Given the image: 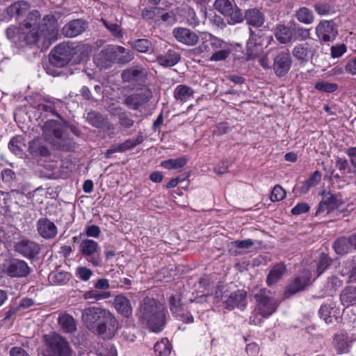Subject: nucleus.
I'll return each mask as SVG.
<instances>
[{
	"label": "nucleus",
	"mask_w": 356,
	"mask_h": 356,
	"mask_svg": "<svg viewBox=\"0 0 356 356\" xmlns=\"http://www.w3.org/2000/svg\"><path fill=\"white\" fill-rule=\"evenodd\" d=\"M138 319L154 332H161L167 322V312L163 305L156 300L146 297L141 303Z\"/></svg>",
	"instance_id": "1"
},
{
	"label": "nucleus",
	"mask_w": 356,
	"mask_h": 356,
	"mask_svg": "<svg viewBox=\"0 0 356 356\" xmlns=\"http://www.w3.org/2000/svg\"><path fill=\"white\" fill-rule=\"evenodd\" d=\"M42 129L44 138L55 148L71 151L74 147L72 139L64 133L63 125L58 121L54 120L47 121Z\"/></svg>",
	"instance_id": "2"
},
{
	"label": "nucleus",
	"mask_w": 356,
	"mask_h": 356,
	"mask_svg": "<svg viewBox=\"0 0 356 356\" xmlns=\"http://www.w3.org/2000/svg\"><path fill=\"white\" fill-rule=\"evenodd\" d=\"M249 39L246 43L247 59L254 60L259 56L263 50V47L268 44L273 39L271 35H267L261 30L255 31L249 29Z\"/></svg>",
	"instance_id": "3"
},
{
	"label": "nucleus",
	"mask_w": 356,
	"mask_h": 356,
	"mask_svg": "<svg viewBox=\"0 0 356 356\" xmlns=\"http://www.w3.org/2000/svg\"><path fill=\"white\" fill-rule=\"evenodd\" d=\"M256 300V310L264 318L272 315L278 307L277 300L272 296L270 291L261 289L254 294Z\"/></svg>",
	"instance_id": "4"
},
{
	"label": "nucleus",
	"mask_w": 356,
	"mask_h": 356,
	"mask_svg": "<svg viewBox=\"0 0 356 356\" xmlns=\"http://www.w3.org/2000/svg\"><path fill=\"white\" fill-rule=\"evenodd\" d=\"M119 328L118 321L114 314L108 310L92 333L103 339L109 340L115 336Z\"/></svg>",
	"instance_id": "5"
},
{
	"label": "nucleus",
	"mask_w": 356,
	"mask_h": 356,
	"mask_svg": "<svg viewBox=\"0 0 356 356\" xmlns=\"http://www.w3.org/2000/svg\"><path fill=\"white\" fill-rule=\"evenodd\" d=\"M3 268L4 273L11 278H26L32 272L26 261L15 257L7 259L3 264Z\"/></svg>",
	"instance_id": "6"
},
{
	"label": "nucleus",
	"mask_w": 356,
	"mask_h": 356,
	"mask_svg": "<svg viewBox=\"0 0 356 356\" xmlns=\"http://www.w3.org/2000/svg\"><path fill=\"white\" fill-rule=\"evenodd\" d=\"M76 54L75 49L67 43H60L52 50L49 61L50 63L57 67H63L67 65Z\"/></svg>",
	"instance_id": "7"
},
{
	"label": "nucleus",
	"mask_w": 356,
	"mask_h": 356,
	"mask_svg": "<svg viewBox=\"0 0 356 356\" xmlns=\"http://www.w3.org/2000/svg\"><path fill=\"white\" fill-rule=\"evenodd\" d=\"M213 6L220 13L229 18V24H235L242 22V10L234 1L216 0Z\"/></svg>",
	"instance_id": "8"
},
{
	"label": "nucleus",
	"mask_w": 356,
	"mask_h": 356,
	"mask_svg": "<svg viewBox=\"0 0 356 356\" xmlns=\"http://www.w3.org/2000/svg\"><path fill=\"white\" fill-rule=\"evenodd\" d=\"M38 30L42 36L43 43H51L58 38V21L53 14L45 15L40 23Z\"/></svg>",
	"instance_id": "9"
},
{
	"label": "nucleus",
	"mask_w": 356,
	"mask_h": 356,
	"mask_svg": "<svg viewBox=\"0 0 356 356\" xmlns=\"http://www.w3.org/2000/svg\"><path fill=\"white\" fill-rule=\"evenodd\" d=\"M50 349L51 356H71L72 350L69 343L62 336L53 333L45 337Z\"/></svg>",
	"instance_id": "10"
},
{
	"label": "nucleus",
	"mask_w": 356,
	"mask_h": 356,
	"mask_svg": "<svg viewBox=\"0 0 356 356\" xmlns=\"http://www.w3.org/2000/svg\"><path fill=\"white\" fill-rule=\"evenodd\" d=\"M108 311V309L94 306L85 308L81 313L83 325L92 332Z\"/></svg>",
	"instance_id": "11"
},
{
	"label": "nucleus",
	"mask_w": 356,
	"mask_h": 356,
	"mask_svg": "<svg viewBox=\"0 0 356 356\" xmlns=\"http://www.w3.org/2000/svg\"><path fill=\"white\" fill-rule=\"evenodd\" d=\"M14 250L22 257L33 260L40 254L41 245L34 241L24 238L15 243Z\"/></svg>",
	"instance_id": "12"
},
{
	"label": "nucleus",
	"mask_w": 356,
	"mask_h": 356,
	"mask_svg": "<svg viewBox=\"0 0 356 356\" xmlns=\"http://www.w3.org/2000/svg\"><path fill=\"white\" fill-rule=\"evenodd\" d=\"M80 252L86 260L94 266H99L102 264L99 251V245L97 242L91 239H84L80 244Z\"/></svg>",
	"instance_id": "13"
},
{
	"label": "nucleus",
	"mask_w": 356,
	"mask_h": 356,
	"mask_svg": "<svg viewBox=\"0 0 356 356\" xmlns=\"http://www.w3.org/2000/svg\"><path fill=\"white\" fill-rule=\"evenodd\" d=\"M201 44L194 49L197 53L215 51L225 46L226 42L208 32L200 33Z\"/></svg>",
	"instance_id": "14"
},
{
	"label": "nucleus",
	"mask_w": 356,
	"mask_h": 356,
	"mask_svg": "<svg viewBox=\"0 0 356 356\" xmlns=\"http://www.w3.org/2000/svg\"><path fill=\"white\" fill-rule=\"evenodd\" d=\"M292 65V58L288 51H280L273 58V64L272 69L276 76H285L291 70Z\"/></svg>",
	"instance_id": "15"
},
{
	"label": "nucleus",
	"mask_w": 356,
	"mask_h": 356,
	"mask_svg": "<svg viewBox=\"0 0 356 356\" xmlns=\"http://www.w3.org/2000/svg\"><path fill=\"white\" fill-rule=\"evenodd\" d=\"M318 38L323 42H332L338 35V29L334 20H323L316 27Z\"/></svg>",
	"instance_id": "16"
},
{
	"label": "nucleus",
	"mask_w": 356,
	"mask_h": 356,
	"mask_svg": "<svg viewBox=\"0 0 356 356\" xmlns=\"http://www.w3.org/2000/svg\"><path fill=\"white\" fill-rule=\"evenodd\" d=\"M152 97V90L145 86L137 92L128 95L124 100V104L131 109L137 110Z\"/></svg>",
	"instance_id": "17"
},
{
	"label": "nucleus",
	"mask_w": 356,
	"mask_h": 356,
	"mask_svg": "<svg viewBox=\"0 0 356 356\" xmlns=\"http://www.w3.org/2000/svg\"><path fill=\"white\" fill-rule=\"evenodd\" d=\"M317 51V45L308 42L296 44L293 50V56L300 63H307L312 59Z\"/></svg>",
	"instance_id": "18"
},
{
	"label": "nucleus",
	"mask_w": 356,
	"mask_h": 356,
	"mask_svg": "<svg viewBox=\"0 0 356 356\" xmlns=\"http://www.w3.org/2000/svg\"><path fill=\"white\" fill-rule=\"evenodd\" d=\"M242 22L245 20L249 29H260L266 22L265 14L259 8H249L242 13Z\"/></svg>",
	"instance_id": "19"
},
{
	"label": "nucleus",
	"mask_w": 356,
	"mask_h": 356,
	"mask_svg": "<svg viewBox=\"0 0 356 356\" xmlns=\"http://www.w3.org/2000/svg\"><path fill=\"white\" fill-rule=\"evenodd\" d=\"M29 152L34 159L38 161L42 160L47 161L51 157L49 147L40 138H35L29 143Z\"/></svg>",
	"instance_id": "20"
},
{
	"label": "nucleus",
	"mask_w": 356,
	"mask_h": 356,
	"mask_svg": "<svg viewBox=\"0 0 356 356\" xmlns=\"http://www.w3.org/2000/svg\"><path fill=\"white\" fill-rule=\"evenodd\" d=\"M172 35L180 43L187 46H194L200 40L199 36L193 31L184 27H177L172 30Z\"/></svg>",
	"instance_id": "21"
},
{
	"label": "nucleus",
	"mask_w": 356,
	"mask_h": 356,
	"mask_svg": "<svg viewBox=\"0 0 356 356\" xmlns=\"http://www.w3.org/2000/svg\"><path fill=\"white\" fill-rule=\"evenodd\" d=\"M36 230L38 234L44 239H52L58 234L55 223L47 218H40L36 222Z\"/></svg>",
	"instance_id": "22"
},
{
	"label": "nucleus",
	"mask_w": 356,
	"mask_h": 356,
	"mask_svg": "<svg viewBox=\"0 0 356 356\" xmlns=\"http://www.w3.org/2000/svg\"><path fill=\"white\" fill-rule=\"evenodd\" d=\"M88 26V24L85 19H73L63 26L61 32L65 37L74 38L83 33Z\"/></svg>",
	"instance_id": "23"
},
{
	"label": "nucleus",
	"mask_w": 356,
	"mask_h": 356,
	"mask_svg": "<svg viewBox=\"0 0 356 356\" xmlns=\"http://www.w3.org/2000/svg\"><path fill=\"white\" fill-rule=\"evenodd\" d=\"M318 313L321 318L327 324L338 322L340 318V309L332 302L323 304L319 309Z\"/></svg>",
	"instance_id": "24"
},
{
	"label": "nucleus",
	"mask_w": 356,
	"mask_h": 356,
	"mask_svg": "<svg viewBox=\"0 0 356 356\" xmlns=\"http://www.w3.org/2000/svg\"><path fill=\"white\" fill-rule=\"evenodd\" d=\"M310 279L311 273L308 271L304 272L302 274L297 276L289 283L284 292L285 296L293 295L303 291L309 284Z\"/></svg>",
	"instance_id": "25"
},
{
	"label": "nucleus",
	"mask_w": 356,
	"mask_h": 356,
	"mask_svg": "<svg viewBox=\"0 0 356 356\" xmlns=\"http://www.w3.org/2000/svg\"><path fill=\"white\" fill-rule=\"evenodd\" d=\"M40 40H42V36L40 33L38 29L36 28H26V26H21V33L19 35V46L35 44Z\"/></svg>",
	"instance_id": "26"
},
{
	"label": "nucleus",
	"mask_w": 356,
	"mask_h": 356,
	"mask_svg": "<svg viewBox=\"0 0 356 356\" xmlns=\"http://www.w3.org/2000/svg\"><path fill=\"white\" fill-rule=\"evenodd\" d=\"M114 45L104 47L95 58V63L101 68H108L115 63Z\"/></svg>",
	"instance_id": "27"
},
{
	"label": "nucleus",
	"mask_w": 356,
	"mask_h": 356,
	"mask_svg": "<svg viewBox=\"0 0 356 356\" xmlns=\"http://www.w3.org/2000/svg\"><path fill=\"white\" fill-rule=\"evenodd\" d=\"M147 72L142 65L132 66L124 70L121 77L124 82H135L145 79Z\"/></svg>",
	"instance_id": "28"
},
{
	"label": "nucleus",
	"mask_w": 356,
	"mask_h": 356,
	"mask_svg": "<svg viewBox=\"0 0 356 356\" xmlns=\"http://www.w3.org/2000/svg\"><path fill=\"white\" fill-rule=\"evenodd\" d=\"M246 292L243 290H238L230 293L224 301L225 307L229 309L238 307L243 309L246 306Z\"/></svg>",
	"instance_id": "29"
},
{
	"label": "nucleus",
	"mask_w": 356,
	"mask_h": 356,
	"mask_svg": "<svg viewBox=\"0 0 356 356\" xmlns=\"http://www.w3.org/2000/svg\"><path fill=\"white\" fill-rule=\"evenodd\" d=\"M113 306L121 316L129 318L132 315L133 308L130 300L124 295H117L113 300Z\"/></svg>",
	"instance_id": "30"
},
{
	"label": "nucleus",
	"mask_w": 356,
	"mask_h": 356,
	"mask_svg": "<svg viewBox=\"0 0 356 356\" xmlns=\"http://www.w3.org/2000/svg\"><path fill=\"white\" fill-rule=\"evenodd\" d=\"M128 44L131 48L142 54L154 53V44L152 40L147 38H139L129 40Z\"/></svg>",
	"instance_id": "31"
},
{
	"label": "nucleus",
	"mask_w": 356,
	"mask_h": 356,
	"mask_svg": "<svg viewBox=\"0 0 356 356\" xmlns=\"http://www.w3.org/2000/svg\"><path fill=\"white\" fill-rule=\"evenodd\" d=\"M333 346L338 355L347 354L350 350V342L345 334H337L333 337Z\"/></svg>",
	"instance_id": "32"
},
{
	"label": "nucleus",
	"mask_w": 356,
	"mask_h": 356,
	"mask_svg": "<svg viewBox=\"0 0 356 356\" xmlns=\"http://www.w3.org/2000/svg\"><path fill=\"white\" fill-rule=\"evenodd\" d=\"M115 63L126 65L134 58V54L130 49L124 47L114 45Z\"/></svg>",
	"instance_id": "33"
},
{
	"label": "nucleus",
	"mask_w": 356,
	"mask_h": 356,
	"mask_svg": "<svg viewBox=\"0 0 356 356\" xmlns=\"http://www.w3.org/2000/svg\"><path fill=\"white\" fill-rule=\"evenodd\" d=\"M31 8L30 3L26 1H17L10 5L6 12L10 17H18L24 15Z\"/></svg>",
	"instance_id": "34"
},
{
	"label": "nucleus",
	"mask_w": 356,
	"mask_h": 356,
	"mask_svg": "<svg viewBox=\"0 0 356 356\" xmlns=\"http://www.w3.org/2000/svg\"><path fill=\"white\" fill-rule=\"evenodd\" d=\"M274 35L281 44L290 43L293 40V29L284 24H277L274 29Z\"/></svg>",
	"instance_id": "35"
},
{
	"label": "nucleus",
	"mask_w": 356,
	"mask_h": 356,
	"mask_svg": "<svg viewBox=\"0 0 356 356\" xmlns=\"http://www.w3.org/2000/svg\"><path fill=\"white\" fill-rule=\"evenodd\" d=\"M181 56L179 52L169 49L165 54L156 56L159 64L163 67H172L179 63Z\"/></svg>",
	"instance_id": "36"
},
{
	"label": "nucleus",
	"mask_w": 356,
	"mask_h": 356,
	"mask_svg": "<svg viewBox=\"0 0 356 356\" xmlns=\"http://www.w3.org/2000/svg\"><path fill=\"white\" fill-rule=\"evenodd\" d=\"M194 93L195 91L192 88L184 84H180L175 88L173 96L177 102L183 104L193 98Z\"/></svg>",
	"instance_id": "37"
},
{
	"label": "nucleus",
	"mask_w": 356,
	"mask_h": 356,
	"mask_svg": "<svg viewBox=\"0 0 356 356\" xmlns=\"http://www.w3.org/2000/svg\"><path fill=\"white\" fill-rule=\"evenodd\" d=\"M286 273V266L283 263H279L273 266L266 277V284L270 286L277 283Z\"/></svg>",
	"instance_id": "38"
},
{
	"label": "nucleus",
	"mask_w": 356,
	"mask_h": 356,
	"mask_svg": "<svg viewBox=\"0 0 356 356\" xmlns=\"http://www.w3.org/2000/svg\"><path fill=\"white\" fill-rule=\"evenodd\" d=\"M339 298L341 305L345 307H349L356 304V286H346L341 291Z\"/></svg>",
	"instance_id": "39"
},
{
	"label": "nucleus",
	"mask_w": 356,
	"mask_h": 356,
	"mask_svg": "<svg viewBox=\"0 0 356 356\" xmlns=\"http://www.w3.org/2000/svg\"><path fill=\"white\" fill-rule=\"evenodd\" d=\"M58 323L65 333H73L76 330V321L68 314L60 315Z\"/></svg>",
	"instance_id": "40"
},
{
	"label": "nucleus",
	"mask_w": 356,
	"mask_h": 356,
	"mask_svg": "<svg viewBox=\"0 0 356 356\" xmlns=\"http://www.w3.org/2000/svg\"><path fill=\"white\" fill-rule=\"evenodd\" d=\"M333 248L337 254L343 255L349 252L352 248L350 236L338 238L333 243Z\"/></svg>",
	"instance_id": "41"
},
{
	"label": "nucleus",
	"mask_w": 356,
	"mask_h": 356,
	"mask_svg": "<svg viewBox=\"0 0 356 356\" xmlns=\"http://www.w3.org/2000/svg\"><path fill=\"white\" fill-rule=\"evenodd\" d=\"M296 17L298 22L304 24H311L314 21L313 11L307 7H301L297 10Z\"/></svg>",
	"instance_id": "42"
},
{
	"label": "nucleus",
	"mask_w": 356,
	"mask_h": 356,
	"mask_svg": "<svg viewBox=\"0 0 356 356\" xmlns=\"http://www.w3.org/2000/svg\"><path fill=\"white\" fill-rule=\"evenodd\" d=\"M100 21L115 38L121 39L123 38V30L120 24L104 18H101Z\"/></svg>",
	"instance_id": "43"
},
{
	"label": "nucleus",
	"mask_w": 356,
	"mask_h": 356,
	"mask_svg": "<svg viewBox=\"0 0 356 356\" xmlns=\"http://www.w3.org/2000/svg\"><path fill=\"white\" fill-rule=\"evenodd\" d=\"M40 18V13L38 10H33L28 13L23 23L21 24V26H26V28L29 29H38Z\"/></svg>",
	"instance_id": "44"
},
{
	"label": "nucleus",
	"mask_w": 356,
	"mask_h": 356,
	"mask_svg": "<svg viewBox=\"0 0 356 356\" xmlns=\"http://www.w3.org/2000/svg\"><path fill=\"white\" fill-rule=\"evenodd\" d=\"M86 120L92 126L96 128H102L108 123L101 113L96 111L88 113Z\"/></svg>",
	"instance_id": "45"
},
{
	"label": "nucleus",
	"mask_w": 356,
	"mask_h": 356,
	"mask_svg": "<svg viewBox=\"0 0 356 356\" xmlns=\"http://www.w3.org/2000/svg\"><path fill=\"white\" fill-rule=\"evenodd\" d=\"M154 348L158 356H168L171 353L172 346L167 338H163L156 343Z\"/></svg>",
	"instance_id": "46"
},
{
	"label": "nucleus",
	"mask_w": 356,
	"mask_h": 356,
	"mask_svg": "<svg viewBox=\"0 0 356 356\" xmlns=\"http://www.w3.org/2000/svg\"><path fill=\"white\" fill-rule=\"evenodd\" d=\"M24 146V138L21 136H16L13 137L8 143L10 150L18 156H21L22 154Z\"/></svg>",
	"instance_id": "47"
},
{
	"label": "nucleus",
	"mask_w": 356,
	"mask_h": 356,
	"mask_svg": "<svg viewBox=\"0 0 356 356\" xmlns=\"http://www.w3.org/2000/svg\"><path fill=\"white\" fill-rule=\"evenodd\" d=\"M83 296L85 300H91V302H95V301L110 298L111 293L110 291L99 292L96 290H90L86 291Z\"/></svg>",
	"instance_id": "48"
},
{
	"label": "nucleus",
	"mask_w": 356,
	"mask_h": 356,
	"mask_svg": "<svg viewBox=\"0 0 356 356\" xmlns=\"http://www.w3.org/2000/svg\"><path fill=\"white\" fill-rule=\"evenodd\" d=\"M323 198L331 211L334 209H339L343 204V200L337 195H334L331 193L325 194Z\"/></svg>",
	"instance_id": "49"
},
{
	"label": "nucleus",
	"mask_w": 356,
	"mask_h": 356,
	"mask_svg": "<svg viewBox=\"0 0 356 356\" xmlns=\"http://www.w3.org/2000/svg\"><path fill=\"white\" fill-rule=\"evenodd\" d=\"M187 163L184 157H179L175 159H168L161 162V166L165 169H179L183 168Z\"/></svg>",
	"instance_id": "50"
},
{
	"label": "nucleus",
	"mask_w": 356,
	"mask_h": 356,
	"mask_svg": "<svg viewBox=\"0 0 356 356\" xmlns=\"http://www.w3.org/2000/svg\"><path fill=\"white\" fill-rule=\"evenodd\" d=\"M231 54V49L228 44L226 42L225 46L222 48L218 49L217 51L213 52L211 56L209 58L211 61H222L227 59V58Z\"/></svg>",
	"instance_id": "51"
},
{
	"label": "nucleus",
	"mask_w": 356,
	"mask_h": 356,
	"mask_svg": "<svg viewBox=\"0 0 356 356\" xmlns=\"http://www.w3.org/2000/svg\"><path fill=\"white\" fill-rule=\"evenodd\" d=\"M332 263V259L325 253H321L319 256V260L317 263L316 277H319L326 269H327Z\"/></svg>",
	"instance_id": "52"
},
{
	"label": "nucleus",
	"mask_w": 356,
	"mask_h": 356,
	"mask_svg": "<svg viewBox=\"0 0 356 356\" xmlns=\"http://www.w3.org/2000/svg\"><path fill=\"white\" fill-rule=\"evenodd\" d=\"M343 284V281L336 275L329 277L325 284V289L328 293L335 292Z\"/></svg>",
	"instance_id": "53"
},
{
	"label": "nucleus",
	"mask_w": 356,
	"mask_h": 356,
	"mask_svg": "<svg viewBox=\"0 0 356 356\" xmlns=\"http://www.w3.org/2000/svg\"><path fill=\"white\" fill-rule=\"evenodd\" d=\"M144 141L143 136L140 131L136 138H128L121 143L124 152L129 150Z\"/></svg>",
	"instance_id": "54"
},
{
	"label": "nucleus",
	"mask_w": 356,
	"mask_h": 356,
	"mask_svg": "<svg viewBox=\"0 0 356 356\" xmlns=\"http://www.w3.org/2000/svg\"><path fill=\"white\" fill-rule=\"evenodd\" d=\"M177 320L181 321L185 323H192L194 321L193 316L191 314L184 309L181 307L177 312L172 314Z\"/></svg>",
	"instance_id": "55"
},
{
	"label": "nucleus",
	"mask_w": 356,
	"mask_h": 356,
	"mask_svg": "<svg viewBox=\"0 0 356 356\" xmlns=\"http://www.w3.org/2000/svg\"><path fill=\"white\" fill-rule=\"evenodd\" d=\"M70 275L65 271H57L50 275L52 282L56 284H64L70 280Z\"/></svg>",
	"instance_id": "56"
},
{
	"label": "nucleus",
	"mask_w": 356,
	"mask_h": 356,
	"mask_svg": "<svg viewBox=\"0 0 356 356\" xmlns=\"http://www.w3.org/2000/svg\"><path fill=\"white\" fill-rule=\"evenodd\" d=\"M21 33V24L19 27L10 26L6 30V34L10 40L19 45V35Z\"/></svg>",
	"instance_id": "57"
},
{
	"label": "nucleus",
	"mask_w": 356,
	"mask_h": 356,
	"mask_svg": "<svg viewBox=\"0 0 356 356\" xmlns=\"http://www.w3.org/2000/svg\"><path fill=\"white\" fill-rule=\"evenodd\" d=\"M119 124L124 129H130L134 124V120L126 112H120L118 115Z\"/></svg>",
	"instance_id": "58"
},
{
	"label": "nucleus",
	"mask_w": 356,
	"mask_h": 356,
	"mask_svg": "<svg viewBox=\"0 0 356 356\" xmlns=\"http://www.w3.org/2000/svg\"><path fill=\"white\" fill-rule=\"evenodd\" d=\"M232 130V127L229 126V124L226 122H222L216 124L212 130L213 135H216L218 136H222L223 134H227Z\"/></svg>",
	"instance_id": "59"
},
{
	"label": "nucleus",
	"mask_w": 356,
	"mask_h": 356,
	"mask_svg": "<svg viewBox=\"0 0 356 356\" xmlns=\"http://www.w3.org/2000/svg\"><path fill=\"white\" fill-rule=\"evenodd\" d=\"M315 88L325 92H333L338 88V86L337 83L323 81L316 83Z\"/></svg>",
	"instance_id": "60"
},
{
	"label": "nucleus",
	"mask_w": 356,
	"mask_h": 356,
	"mask_svg": "<svg viewBox=\"0 0 356 356\" xmlns=\"http://www.w3.org/2000/svg\"><path fill=\"white\" fill-rule=\"evenodd\" d=\"M15 178V172L11 169H4L1 171V180L5 188L11 186Z\"/></svg>",
	"instance_id": "61"
},
{
	"label": "nucleus",
	"mask_w": 356,
	"mask_h": 356,
	"mask_svg": "<svg viewBox=\"0 0 356 356\" xmlns=\"http://www.w3.org/2000/svg\"><path fill=\"white\" fill-rule=\"evenodd\" d=\"M285 197L286 191L280 185L277 184L274 186L270 198L272 202H279L282 200Z\"/></svg>",
	"instance_id": "62"
},
{
	"label": "nucleus",
	"mask_w": 356,
	"mask_h": 356,
	"mask_svg": "<svg viewBox=\"0 0 356 356\" xmlns=\"http://www.w3.org/2000/svg\"><path fill=\"white\" fill-rule=\"evenodd\" d=\"M37 109L41 113H44L45 115L47 116L49 113L52 115H56L60 118V115L56 112L55 106L51 102L49 104H39L37 106Z\"/></svg>",
	"instance_id": "63"
},
{
	"label": "nucleus",
	"mask_w": 356,
	"mask_h": 356,
	"mask_svg": "<svg viewBox=\"0 0 356 356\" xmlns=\"http://www.w3.org/2000/svg\"><path fill=\"white\" fill-rule=\"evenodd\" d=\"M98 356H118L115 347L111 343H106L97 350Z\"/></svg>",
	"instance_id": "64"
}]
</instances>
